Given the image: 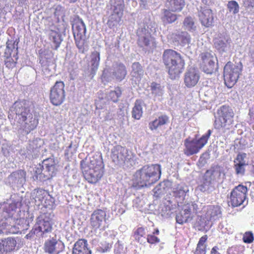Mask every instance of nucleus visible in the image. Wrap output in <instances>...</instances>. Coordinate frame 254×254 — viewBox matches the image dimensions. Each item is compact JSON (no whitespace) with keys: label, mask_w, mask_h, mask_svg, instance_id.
I'll use <instances>...</instances> for the list:
<instances>
[{"label":"nucleus","mask_w":254,"mask_h":254,"mask_svg":"<svg viewBox=\"0 0 254 254\" xmlns=\"http://www.w3.org/2000/svg\"><path fill=\"white\" fill-rule=\"evenodd\" d=\"M8 119L14 120L12 125L18 129L29 133L34 130L38 124V120L33 116L26 101L15 102L10 109Z\"/></svg>","instance_id":"obj_1"},{"label":"nucleus","mask_w":254,"mask_h":254,"mask_svg":"<svg viewBox=\"0 0 254 254\" xmlns=\"http://www.w3.org/2000/svg\"><path fill=\"white\" fill-rule=\"evenodd\" d=\"M161 166L160 164H146L136 171L131 180V185L136 190L149 188L160 179Z\"/></svg>","instance_id":"obj_2"},{"label":"nucleus","mask_w":254,"mask_h":254,"mask_svg":"<svg viewBox=\"0 0 254 254\" xmlns=\"http://www.w3.org/2000/svg\"><path fill=\"white\" fill-rule=\"evenodd\" d=\"M163 62L171 79L178 77L183 72L185 65V60L181 54L172 49L164 51Z\"/></svg>","instance_id":"obj_3"},{"label":"nucleus","mask_w":254,"mask_h":254,"mask_svg":"<svg viewBox=\"0 0 254 254\" xmlns=\"http://www.w3.org/2000/svg\"><path fill=\"white\" fill-rule=\"evenodd\" d=\"M84 178L90 183H97L103 176V162L94 157H86L80 162Z\"/></svg>","instance_id":"obj_4"},{"label":"nucleus","mask_w":254,"mask_h":254,"mask_svg":"<svg viewBox=\"0 0 254 254\" xmlns=\"http://www.w3.org/2000/svg\"><path fill=\"white\" fill-rule=\"evenodd\" d=\"M111 157L117 165L130 168L134 164L132 154L121 145L115 146L112 149Z\"/></svg>","instance_id":"obj_5"},{"label":"nucleus","mask_w":254,"mask_h":254,"mask_svg":"<svg viewBox=\"0 0 254 254\" xmlns=\"http://www.w3.org/2000/svg\"><path fill=\"white\" fill-rule=\"evenodd\" d=\"M218 117L216 118L214 126L217 129H229L233 123L234 113L229 106H223L217 111Z\"/></svg>","instance_id":"obj_6"},{"label":"nucleus","mask_w":254,"mask_h":254,"mask_svg":"<svg viewBox=\"0 0 254 254\" xmlns=\"http://www.w3.org/2000/svg\"><path fill=\"white\" fill-rule=\"evenodd\" d=\"M211 134V130L209 129L207 133L203 135L199 139H190L188 138L185 140V153L187 155H192L198 153L199 150L206 144L208 139Z\"/></svg>","instance_id":"obj_7"},{"label":"nucleus","mask_w":254,"mask_h":254,"mask_svg":"<svg viewBox=\"0 0 254 254\" xmlns=\"http://www.w3.org/2000/svg\"><path fill=\"white\" fill-rule=\"evenodd\" d=\"M242 69V65L241 63L234 64L229 62L227 63L224 67V78L226 85L229 87H232L237 81L239 75Z\"/></svg>","instance_id":"obj_8"},{"label":"nucleus","mask_w":254,"mask_h":254,"mask_svg":"<svg viewBox=\"0 0 254 254\" xmlns=\"http://www.w3.org/2000/svg\"><path fill=\"white\" fill-rule=\"evenodd\" d=\"M151 28L144 23L139 24V27L137 31L138 36V44L141 47L148 50L155 47L154 39L151 36L149 30Z\"/></svg>","instance_id":"obj_9"},{"label":"nucleus","mask_w":254,"mask_h":254,"mask_svg":"<svg viewBox=\"0 0 254 254\" xmlns=\"http://www.w3.org/2000/svg\"><path fill=\"white\" fill-rule=\"evenodd\" d=\"M72 30L77 47L83 51L86 39V28L82 20L79 19L74 22L72 24Z\"/></svg>","instance_id":"obj_10"},{"label":"nucleus","mask_w":254,"mask_h":254,"mask_svg":"<svg viewBox=\"0 0 254 254\" xmlns=\"http://www.w3.org/2000/svg\"><path fill=\"white\" fill-rule=\"evenodd\" d=\"M111 9L112 11L108 24L109 26H114L119 23L123 15L125 8L124 0H110Z\"/></svg>","instance_id":"obj_11"},{"label":"nucleus","mask_w":254,"mask_h":254,"mask_svg":"<svg viewBox=\"0 0 254 254\" xmlns=\"http://www.w3.org/2000/svg\"><path fill=\"white\" fill-rule=\"evenodd\" d=\"M197 208V205L194 202H188L183 205L181 211L177 214L176 222L180 224L190 222L193 217V213Z\"/></svg>","instance_id":"obj_12"},{"label":"nucleus","mask_w":254,"mask_h":254,"mask_svg":"<svg viewBox=\"0 0 254 254\" xmlns=\"http://www.w3.org/2000/svg\"><path fill=\"white\" fill-rule=\"evenodd\" d=\"M64 84V82L57 81L50 90V99L55 106L61 105L65 99Z\"/></svg>","instance_id":"obj_13"},{"label":"nucleus","mask_w":254,"mask_h":254,"mask_svg":"<svg viewBox=\"0 0 254 254\" xmlns=\"http://www.w3.org/2000/svg\"><path fill=\"white\" fill-rule=\"evenodd\" d=\"M202 61V67L203 71L207 74H212L217 69V65L215 61L216 58L214 55L209 52L202 53L201 55Z\"/></svg>","instance_id":"obj_14"},{"label":"nucleus","mask_w":254,"mask_h":254,"mask_svg":"<svg viewBox=\"0 0 254 254\" xmlns=\"http://www.w3.org/2000/svg\"><path fill=\"white\" fill-rule=\"evenodd\" d=\"M247 190V188L242 185L235 188L230 197L232 206L237 207L243 204L246 199Z\"/></svg>","instance_id":"obj_15"},{"label":"nucleus","mask_w":254,"mask_h":254,"mask_svg":"<svg viewBox=\"0 0 254 254\" xmlns=\"http://www.w3.org/2000/svg\"><path fill=\"white\" fill-rule=\"evenodd\" d=\"M200 75L197 69L193 67H189L186 71L184 75V82L188 87L194 86L199 81Z\"/></svg>","instance_id":"obj_16"},{"label":"nucleus","mask_w":254,"mask_h":254,"mask_svg":"<svg viewBox=\"0 0 254 254\" xmlns=\"http://www.w3.org/2000/svg\"><path fill=\"white\" fill-rule=\"evenodd\" d=\"M64 246L54 238L47 240L44 245V251L48 254H59L64 250Z\"/></svg>","instance_id":"obj_17"},{"label":"nucleus","mask_w":254,"mask_h":254,"mask_svg":"<svg viewBox=\"0 0 254 254\" xmlns=\"http://www.w3.org/2000/svg\"><path fill=\"white\" fill-rule=\"evenodd\" d=\"M204 175L205 177L210 179L214 182H218L223 178L225 173L222 167L215 165L207 170Z\"/></svg>","instance_id":"obj_18"},{"label":"nucleus","mask_w":254,"mask_h":254,"mask_svg":"<svg viewBox=\"0 0 254 254\" xmlns=\"http://www.w3.org/2000/svg\"><path fill=\"white\" fill-rule=\"evenodd\" d=\"M198 17L202 26L209 27L213 22V15L212 10L206 7H202L198 12Z\"/></svg>","instance_id":"obj_19"},{"label":"nucleus","mask_w":254,"mask_h":254,"mask_svg":"<svg viewBox=\"0 0 254 254\" xmlns=\"http://www.w3.org/2000/svg\"><path fill=\"white\" fill-rule=\"evenodd\" d=\"M106 213L101 209H97L93 211L90 217V224L95 229L99 228L103 222L106 220Z\"/></svg>","instance_id":"obj_20"},{"label":"nucleus","mask_w":254,"mask_h":254,"mask_svg":"<svg viewBox=\"0 0 254 254\" xmlns=\"http://www.w3.org/2000/svg\"><path fill=\"white\" fill-rule=\"evenodd\" d=\"M100 52L99 50L92 51L89 57V68L91 75L93 76L96 73L100 64Z\"/></svg>","instance_id":"obj_21"},{"label":"nucleus","mask_w":254,"mask_h":254,"mask_svg":"<svg viewBox=\"0 0 254 254\" xmlns=\"http://www.w3.org/2000/svg\"><path fill=\"white\" fill-rule=\"evenodd\" d=\"M222 217L221 208L218 205H210L207 207L205 217L207 220L214 222Z\"/></svg>","instance_id":"obj_22"},{"label":"nucleus","mask_w":254,"mask_h":254,"mask_svg":"<svg viewBox=\"0 0 254 254\" xmlns=\"http://www.w3.org/2000/svg\"><path fill=\"white\" fill-rule=\"evenodd\" d=\"M87 241L79 240L74 245L72 254H91V252L87 248Z\"/></svg>","instance_id":"obj_23"},{"label":"nucleus","mask_w":254,"mask_h":254,"mask_svg":"<svg viewBox=\"0 0 254 254\" xmlns=\"http://www.w3.org/2000/svg\"><path fill=\"white\" fill-rule=\"evenodd\" d=\"M169 123V117L166 115H163L159 116L158 118L150 122L149 124V127L151 130H156L158 128H160L163 126L167 125Z\"/></svg>","instance_id":"obj_24"},{"label":"nucleus","mask_w":254,"mask_h":254,"mask_svg":"<svg viewBox=\"0 0 254 254\" xmlns=\"http://www.w3.org/2000/svg\"><path fill=\"white\" fill-rule=\"evenodd\" d=\"M113 75L119 80H122L127 75V70L125 65L121 63H116L113 65Z\"/></svg>","instance_id":"obj_25"},{"label":"nucleus","mask_w":254,"mask_h":254,"mask_svg":"<svg viewBox=\"0 0 254 254\" xmlns=\"http://www.w3.org/2000/svg\"><path fill=\"white\" fill-rule=\"evenodd\" d=\"M189 188L185 185H178L173 188V193L174 196L177 198L178 203H181V201L185 199L186 193L189 191Z\"/></svg>","instance_id":"obj_26"},{"label":"nucleus","mask_w":254,"mask_h":254,"mask_svg":"<svg viewBox=\"0 0 254 254\" xmlns=\"http://www.w3.org/2000/svg\"><path fill=\"white\" fill-rule=\"evenodd\" d=\"M131 75L134 78L136 81H139L143 75V70L140 64L138 63H134L131 65Z\"/></svg>","instance_id":"obj_27"},{"label":"nucleus","mask_w":254,"mask_h":254,"mask_svg":"<svg viewBox=\"0 0 254 254\" xmlns=\"http://www.w3.org/2000/svg\"><path fill=\"white\" fill-rule=\"evenodd\" d=\"M143 104L144 103L141 100H137L135 101L131 112L132 118L136 120L140 119L143 114L142 106Z\"/></svg>","instance_id":"obj_28"},{"label":"nucleus","mask_w":254,"mask_h":254,"mask_svg":"<svg viewBox=\"0 0 254 254\" xmlns=\"http://www.w3.org/2000/svg\"><path fill=\"white\" fill-rule=\"evenodd\" d=\"M49 35L52 42V47L55 50H57L62 41L60 34L56 31L51 30Z\"/></svg>","instance_id":"obj_29"},{"label":"nucleus","mask_w":254,"mask_h":254,"mask_svg":"<svg viewBox=\"0 0 254 254\" xmlns=\"http://www.w3.org/2000/svg\"><path fill=\"white\" fill-rule=\"evenodd\" d=\"M168 7L172 11H181L185 5L184 0H168Z\"/></svg>","instance_id":"obj_30"},{"label":"nucleus","mask_w":254,"mask_h":254,"mask_svg":"<svg viewBox=\"0 0 254 254\" xmlns=\"http://www.w3.org/2000/svg\"><path fill=\"white\" fill-rule=\"evenodd\" d=\"M214 182L210 179L205 177L204 176L203 183L199 186L200 190L202 192H208L211 191L214 189V186L212 185Z\"/></svg>","instance_id":"obj_31"},{"label":"nucleus","mask_w":254,"mask_h":254,"mask_svg":"<svg viewBox=\"0 0 254 254\" xmlns=\"http://www.w3.org/2000/svg\"><path fill=\"white\" fill-rule=\"evenodd\" d=\"M183 25L184 28L191 32H195L196 30L194 19L191 17H187L184 19Z\"/></svg>","instance_id":"obj_32"},{"label":"nucleus","mask_w":254,"mask_h":254,"mask_svg":"<svg viewBox=\"0 0 254 254\" xmlns=\"http://www.w3.org/2000/svg\"><path fill=\"white\" fill-rule=\"evenodd\" d=\"M207 236L204 235L200 238L197 244L195 254H206V241Z\"/></svg>","instance_id":"obj_33"},{"label":"nucleus","mask_w":254,"mask_h":254,"mask_svg":"<svg viewBox=\"0 0 254 254\" xmlns=\"http://www.w3.org/2000/svg\"><path fill=\"white\" fill-rule=\"evenodd\" d=\"M216 93L214 88L209 87L204 92V101L206 102L211 103L215 100Z\"/></svg>","instance_id":"obj_34"},{"label":"nucleus","mask_w":254,"mask_h":254,"mask_svg":"<svg viewBox=\"0 0 254 254\" xmlns=\"http://www.w3.org/2000/svg\"><path fill=\"white\" fill-rule=\"evenodd\" d=\"M122 94L121 90L119 87H117L114 91H111L107 95V98L113 102H117Z\"/></svg>","instance_id":"obj_35"},{"label":"nucleus","mask_w":254,"mask_h":254,"mask_svg":"<svg viewBox=\"0 0 254 254\" xmlns=\"http://www.w3.org/2000/svg\"><path fill=\"white\" fill-rule=\"evenodd\" d=\"M162 19L165 23H172L176 20L177 16L176 14L172 13L169 10H165Z\"/></svg>","instance_id":"obj_36"},{"label":"nucleus","mask_w":254,"mask_h":254,"mask_svg":"<svg viewBox=\"0 0 254 254\" xmlns=\"http://www.w3.org/2000/svg\"><path fill=\"white\" fill-rule=\"evenodd\" d=\"M5 250L6 252L12 251L14 249L16 245V241L15 239L11 238H8L4 239Z\"/></svg>","instance_id":"obj_37"},{"label":"nucleus","mask_w":254,"mask_h":254,"mask_svg":"<svg viewBox=\"0 0 254 254\" xmlns=\"http://www.w3.org/2000/svg\"><path fill=\"white\" fill-rule=\"evenodd\" d=\"M247 155L246 153H239L234 161V163L248 165V163L246 161Z\"/></svg>","instance_id":"obj_38"},{"label":"nucleus","mask_w":254,"mask_h":254,"mask_svg":"<svg viewBox=\"0 0 254 254\" xmlns=\"http://www.w3.org/2000/svg\"><path fill=\"white\" fill-rule=\"evenodd\" d=\"M39 230L43 234L51 231L52 227L51 223L49 221L43 220L39 227Z\"/></svg>","instance_id":"obj_39"},{"label":"nucleus","mask_w":254,"mask_h":254,"mask_svg":"<svg viewBox=\"0 0 254 254\" xmlns=\"http://www.w3.org/2000/svg\"><path fill=\"white\" fill-rule=\"evenodd\" d=\"M227 7L230 12L233 14L237 13L239 11V6L237 2L235 0L230 1L228 2Z\"/></svg>","instance_id":"obj_40"},{"label":"nucleus","mask_w":254,"mask_h":254,"mask_svg":"<svg viewBox=\"0 0 254 254\" xmlns=\"http://www.w3.org/2000/svg\"><path fill=\"white\" fill-rule=\"evenodd\" d=\"M151 91L152 94L155 96H161L163 94V89L160 84L153 83L151 85Z\"/></svg>","instance_id":"obj_41"},{"label":"nucleus","mask_w":254,"mask_h":254,"mask_svg":"<svg viewBox=\"0 0 254 254\" xmlns=\"http://www.w3.org/2000/svg\"><path fill=\"white\" fill-rule=\"evenodd\" d=\"M19 232V228L15 225H10L7 223V228L5 231V234H17Z\"/></svg>","instance_id":"obj_42"},{"label":"nucleus","mask_w":254,"mask_h":254,"mask_svg":"<svg viewBox=\"0 0 254 254\" xmlns=\"http://www.w3.org/2000/svg\"><path fill=\"white\" fill-rule=\"evenodd\" d=\"M46 167V170L49 171L50 169H54V166L52 165L50 166H49L45 162L44 163V165L41 166L40 164H39L37 167H36L34 170V173L35 175L37 176L38 175H41L42 173L43 169L42 168L44 166Z\"/></svg>","instance_id":"obj_43"},{"label":"nucleus","mask_w":254,"mask_h":254,"mask_svg":"<svg viewBox=\"0 0 254 254\" xmlns=\"http://www.w3.org/2000/svg\"><path fill=\"white\" fill-rule=\"evenodd\" d=\"M247 165L234 163V168L235 170L236 174L239 176H243L245 172V167Z\"/></svg>","instance_id":"obj_44"},{"label":"nucleus","mask_w":254,"mask_h":254,"mask_svg":"<svg viewBox=\"0 0 254 254\" xmlns=\"http://www.w3.org/2000/svg\"><path fill=\"white\" fill-rule=\"evenodd\" d=\"M215 48L220 51H224L227 46V44L223 40L216 39L214 42Z\"/></svg>","instance_id":"obj_45"},{"label":"nucleus","mask_w":254,"mask_h":254,"mask_svg":"<svg viewBox=\"0 0 254 254\" xmlns=\"http://www.w3.org/2000/svg\"><path fill=\"white\" fill-rule=\"evenodd\" d=\"M180 38L184 46L187 44H189L190 42V36L188 33L186 32H182Z\"/></svg>","instance_id":"obj_46"},{"label":"nucleus","mask_w":254,"mask_h":254,"mask_svg":"<svg viewBox=\"0 0 254 254\" xmlns=\"http://www.w3.org/2000/svg\"><path fill=\"white\" fill-rule=\"evenodd\" d=\"M145 234V230L142 227L138 228L135 232V239L138 242H142L141 238L143 237Z\"/></svg>","instance_id":"obj_47"},{"label":"nucleus","mask_w":254,"mask_h":254,"mask_svg":"<svg viewBox=\"0 0 254 254\" xmlns=\"http://www.w3.org/2000/svg\"><path fill=\"white\" fill-rule=\"evenodd\" d=\"M243 239L246 243H252L254 239L253 234L251 232H246L244 235Z\"/></svg>","instance_id":"obj_48"},{"label":"nucleus","mask_w":254,"mask_h":254,"mask_svg":"<svg viewBox=\"0 0 254 254\" xmlns=\"http://www.w3.org/2000/svg\"><path fill=\"white\" fill-rule=\"evenodd\" d=\"M9 221L8 219H0V234H4L7 223Z\"/></svg>","instance_id":"obj_49"},{"label":"nucleus","mask_w":254,"mask_h":254,"mask_svg":"<svg viewBox=\"0 0 254 254\" xmlns=\"http://www.w3.org/2000/svg\"><path fill=\"white\" fill-rule=\"evenodd\" d=\"M16 62H15L13 59L7 57L5 60V65L6 67L9 69L13 68L15 67Z\"/></svg>","instance_id":"obj_50"},{"label":"nucleus","mask_w":254,"mask_h":254,"mask_svg":"<svg viewBox=\"0 0 254 254\" xmlns=\"http://www.w3.org/2000/svg\"><path fill=\"white\" fill-rule=\"evenodd\" d=\"M140 6L144 9L148 8V6L152 3V0H139Z\"/></svg>","instance_id":"obj_51"},{"label":"nucleus","mask_w":254,"mask_h":254,"mask_svg":"<svg viewBox=\"0 0 254 254\" xmlns=\"http://www.w3.org/2000/svg\"><path fill=\"white\" fill-rule=\"evenodd\" d=\"M147 242L151 244L159 243L160 240L157 237L154 236V235H148L147 237Z\"/></svg>","instance_id":"obj_52"},{"label":"nucleus","mask_w":254,"mask_h":254,"mask_svg":"<svg viewBox=\"0 0 254 254\" xmlns=\"http://www.w3.org/2000/svg\"><path fill=\"white\" fill-rule=\"evenodd\" d=\"M243 4L247 8H253L254 7V0H245Z\"/></svg>","instance_id":"obj_53"},{"label":"nucleus","mask_w":254,"mask_h":254,"mask_svg":"<svg viewBox=\"0 0 254 254\" xmlns=\"http://www.w3.org/2000/svg\"><path fill=\"white\" fill-rule=\"evenodd\" d=\"M6 252L5 250V246H4V242H3V240H0V252Z\"/></svg>","instance_id":"obj_54"},{"label":"nucleus","mask_w":254,"mask_h":254,"mask_svg":"<svg viewBox=\"0 0 254 254\" xmlns=\"http://www.w3.org/2000/svg\"><path fill=\"white\" fill-rule=\"evenodd\" d=\"M6 48L5 50V54H7V55H11V52L12 51V50L11 49V46H10V45L6 43Z\"/></svg>","instance_id":"obj_55"},{"label":"nucleus","mask_w":254,"mask_h":254,"mask_svg":"<svg viewBox=\"0 0 254 254\" xmlns=\"http://www.w3.org/2000/svg\"><path fill=\"white\" fill-rule=\"evenodd\" d=\"M250 56L251 57V62L253 63L254 65V49L250 51L249 52Z\"/></svg>","instance_id":"obj_56"},{"label":"nucleus","mask_w":254,"mask_h":254,"mask_svg":"<svg viewBox=\"0 0 254 254\" xmlns=\"http://www.w3.org/2000/svg\"><path fill=\"white\" fill-rule=\"evenodd\" d=\"M218 249L217 247H213L211 250V254H220L217 251Z\"/></svg>","instance_id":"obj_57"},{"label":"nucleus","mask_w":254,"mask_h":254,"mask_svg":"<svg viewBox=\"0 0 254 254\" xmlns=\"http://www.w3.org/2000/svg\"><path fill=\"white\" fill-rule=\"evenodd\" d=\"M213 0H202V1L207 5H209L212 2Z\"/></svg>","instance_id":"obj_58"},{"label":"nucleus","mask_w":254,"mask_h":254,"mask_svg":"<svg viewBox=\"0 0 254 254\" xmlns=\"http://www.w3.org/2000/svg\"><path fill=\"white\" fill-rule=\"evenodd\" d=\"M72 142L70 143L69 145L67 147V149L66 150V151L67 152H69V149L72 147Z\"/></svg>","instance_id":"obj_59"},{"label":"nucleus","mask_w":254,"mask_h":254,"mask_svg":"<svg viewBox=\"0 0 254 254\" xmlns=\"http://www.w3.org/2000/svg\"><path fill=\"white\" fill-rule=\"evenodd\" d=\"M159 233V231L158 229H156L155 231L153 233V234L154 235V234H156V235H158Z\"/></svg>","instance_id":"obj_60"},{"label":"nucleus","mask_w":254,"mask_h":254,"mask_svg":"<svg viewBox=\"0 0 254 254\" xmlns=\"http://www.w3.org/2000/svg\"><path fill=\"white\" fill-rule=\"evenodd\" d=\"M31 237V235L30 233H29L28 234H27L25 236V238H26L27 239H29V238H30Z\"/></svg>","instance_id":"obj_61"},{"label":"nucleus","mask_w":254,"mask_h":254,"mask_svg":"<svg viewBox=\"0 0 254 254\" xmlns=\"http://www.w3.org/2000/svg\"><path fill=\"white\" fill-rule=\"evenodd\" d=\"M43 192L42 190H39V191H37V193H40V194H42V192Z\"/></svg>","instance_id":"obj_62"},{"label":"nucleus","mask_w":254,"mask_h":254,"mask_svg":"<svg viewBox=\"0 0 254 254\" xmlns=\"http://www.w3.org/2000/svg\"><path fill=\"white\" fill-rule=\"evenodd\" d=\"M76 0H70L71 2H75Z\"/></svg>","instance_id":"obj_63"},{"label":"nucleus","mask_w":254,"mask_h":254,"mask_svg":"<svg viewBox=\"0 0 254 254\" xmlns=\"http://www.w3.org/2000/svg\"><path fill=\"white\" fill-rule=\"evenodd\" d=\"M21 173H22L24 175H25V173L24 171H21Z\"/></svg>","instance_id":"obj_64"}]
</instances>
